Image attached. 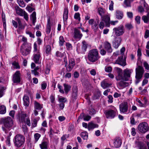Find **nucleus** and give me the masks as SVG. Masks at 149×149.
Listing matches in <instances>:
<instances>
[{
  "instance_id": "f257e3e1",
  "label": "nucleus",
  "mask_w": 149,
  "mask_h": 149,
  "mask_svg": "<svg viewBox=\"0 0 149 149\" xmlns=\"http://www.w3.org/2000/svg\"><path fill=\"white\" fill-rule=\"evenodd\" d=\"M3 124L2 128L3 130L6 133L10 131L13 127L14 123L13 119L9 116L6 117L1 119Z\"/></svg>"
},
{
  "instance_id": "f03ea898",
  "label": "nucleus",
  "mask_w": 149,
  "mask_h": 149,
  "mask_svg": "<svg viewBox=\"0 0 149 149\" xmlns=\"http://www.w3.org/2000/svg\"><path fill=\"white\" fill-rule=\"evenodd\" d=\"M13 141L15 147L19 148L23 147L25 142V137L21 134H17L15 136Z\"/></svg>"
},
{
  "instance_id": "7ed1b4c3",
  "label": "nucleus",
  "mask_w": 149,
  "mask_h": 149,
  "mask_svg": "<svg viewBox=\"0 0 149 149\" xmlns=\"http://www.w3.org/2000/svg\"><path fill=\"white\" fill-rule=\"evenodd\" d=\"M100 57L97 50L95 49L90 50L88 56V60L92 62H95L98 60Z\"/></svg>"
},
{
  "instance_id": "20e7f679",
  "label": "nucleus",
  "mask_w": 149,
  "mask_h": 149,
  "mask_svg": "<svg viewBox=\"0 0 149 149\" xmlns=\"http://www.w3.org/2000/svg\"><path fill=\"white\" fill-rule=\"evenodd\" d=\"M143 68L141 66H139L136 69L135 83L138 84L141 81L144 73Z\"/></svg>"
},
{
  "instance_id": "39448f33",
  "label": "nucleus",
  "mask_w": 149,
  "mask_h": 149,
  "mask_svg": "<svg viewBox=\"0 0 149 149\" xmlns=\"http://www.w3.org/2000/svg\"><path fill=\"white\" fill-rule=\"evenodd\" d=\"M113 31L116 36H117L123 35L125 32L124 26L122 25H120L118 27L114 28L113 29Z\"/></svg>"
},
{
  "instance_id": "423d86ee",
  "label": "nucleus",
  "mask_w": 149,
  "mask_h": 149,
  "mask_svg": "<svg viewBox=\"0 0 149 149\" xmlns=\"http://www.w3.org/2000/svg\"><path fill=\"white\" fill-rule=\"evenodd\" d=\"M22 47L23 49H21V52L23 55L25 56L29 54L31 47V44H27L26 45L22 46Z\"/></svg>"
},
{
  "instance_id": "0eeeda50",
  "label": "nucleus",
  "mask_w": 149,
  "mask_h": 149,
  "mask_svg": "<svg viewBox=\"0 0 149 149\" xmlns=\"http://www.w3.org/2000/svg\"><path fill=\"white\" fill-rule=\"evenodd\" d=\"M138 130L140 132L144 133L148 131V124L146 122L140 123L138 127Z\"/></svg>"
},
{
  "instance_id": "6e6552de",
  "label": "nucleus",
  "mask_w": 149,
  "mask_h": 149,
  "mask_svg": "<svg viewBox=\"0 0 149 149\" xmlns=\"http://www.w3.org/2000/svg\"><path fill=\"white\" fill-rule=\"evenodd\" d=\"M133 70L132 69H129L127 68L123 70V80L127 81L130 77V75L132 72Z\"/></svg>"
},
{
  "instance_id": "1a4fd4ad",
  "label": "nucleus",
  "mask_w": 149,
  "mask_h": 149,
  "mask_svg": "<svg viewBox=\"0 0 149 149\" xmlns=\"http://www.w3.org/2000/svg\"><path fill=\"white\" fill-rule=\"evenodd\" d=\"M120 110L121 113H125L128 111L127 103L126 102H123L119 105Z\"/></svg>"
},
{
  "instance_id": "9d476101",
  "label": "nucleus",
  "mask_w": 149,
  "mask_h": 149,
  "mask_svg": "<svg viewBox=\"0 0 149 149\" xmlns=\"http://www.w3.org/2000/svg\"><path fill=\"white\" fill-rule=\"evenodd\" d=\"M20 73L19 71H17L13 74L12 80L15 83H19L20 81Z\"/></svg>"
},
{
  "instance_id": "9b49d317",
  "label": "nucleus",
  "mask_w": 149,
  "mask_h": 149,
  "mask_svg": "<svg viewBox=\"0 0 149 149\" xmlns=\"http://www.w3.org/2000/svg\"><path fill=\"white\" fill-rule=\"evenodd\" d=\"M114 69L118 74L117 75L116 77V80L117 81H120L121 80H123V76L122 74V70L117 67H115Z\"/></svg>"
},
{
  "instance_id": "f8f14e48",
  "label": "nucleus",
  "mask_w": 149,
  "mask_h": 149,
  "mask_svg": "<svg viewBox=\"0 0 149 149\" xmlns=\"http://www.w3.org/2000/svg\"><path fill=\"white\" fill-rule=\"evenodd\" d=\"M104 113L107 118L112 119L115 116L116 113L114 111L111 109L105 111Z\"/></svg>"
},
{
  "instance_id": "ddd939ff",
  "label": "nucleus",
  "mask_w": 149,
  "mask_h": 149,
  "mask_svg": "<svg viewBox=\"0 0 149 149\" xmlns=\"http://www.w3.org/2000/svg\"><path fill=\"white\" fill-rule=\"evenodd\" d=\"M126 58L125 57L123 58V56L118 57L116 61V63L118 64L123 66H124L126 65Z\"/></svg>"
},
{
  "instance_id": "4468645a",
  "label": "nucleus",
  "mask_w": 149,
  "mask_h": 149,
  "mask_svg": "<svg viewBox=\"0 0 149 149\" xmlns=\"http://www.w3.org/2000/svg\"><path fill=\"white\" fill-rule=\"evenodd\" d=\"M17 118L20 122L23 123L26 122L25 118L26 117V114L23 111H21L17 115Z\"/></svg>"
},
{
  "instance_id": "2eb2a0df",
  "label": "nucleus",
  "mask_w": 149,
  "mask_h": 149,
  "mask_svg": "<svg viewBox=\"0 0 149 149\" xmlns=\"http://www.w3.org/2000/svg\"><path fill=\"white\" fill-rule=\"evenodd\" d=\"M78 88L77 86L74 85L72 88V98L73 100H75L77 97Z\"/></svg>"
},
{
  "instance_id": "dca6fc26",
  "label": "nucleus",
  "mask_w": 149,
  "mask_h": 149,
  "mask_svg": "<svg viewBox=\"0 0 149 149\" xmlns=\"http://www.w3.org/2000/svg\"><path fill=\"white\" fill-rule=\"evenodd\" d=\"M102 21L104 22L105 23V26L107 27L110 26V18L108 15H105L103 17H102Z\"/></svg>"
},
{
  "instance_id": "f3484780",
  "label": "nucleus",
  "mask_w": 149,
  "mask_h": 149,
  "mask_svg": "<svg viewBox=\"0 0 149 149\" xmlns=\"http://www.w3.org/2000/svg\"><path fill=\"white\" fill-rule=\"evenodd\" d=\"M49 145L48 141L43 140L39 145L41 149H47L49 147Z\"/></svg>"
},
{
  "instance_id": "a211bd4d",
  "label": "nucleus",
  "mask_w": 149,
  "mask_h": 149,
  "mask_svg": "<svg viewBox=\"0 0 149 149\" xmlns=\"http://www.w3.org/2000/svg\"><path fill=\"white\" fill-rule=\"evenodd\" d=\"M121 41V38L120 37H118L115 38V41L113 44L114 47L116 49L118 48L120 45Z\"/></svg>"
},
{
  "instance_id": "6ab92c4d",
  "label": "nucleus",
  "mask_w": 149,
  "mask_h": 149,
  "mask_svg": "<svg viewBox=\"0 0 149 149\" xmlns=\"http://www.w3.org/2000/svg\"><path fill=\"white\" fill-rule=\"evenodd\" d=\"M74 38L75 39H80L82 36V35L80 32L77 29H75L74 32Z\"/></svg>"
},
{
  "instance_id": "aec40b11",
  "label": "nucleus",
  "mask_w": 149,
  "mask_h": 149,
  "mask_svg": "<svg viewBox=\"0 0 149 149\" xmlns=\"http://www.w3.org/2000/svg\"><path fill=\"white\" fill-rule=\"evenodd\" d=\"M104 48L108 53H111L112 49L111 46V44L107 42L104 43Z\"/></svg>"
},
{
  "instance_id": "412c9836",
  "label": "nucleus",
  "mask_w": 149,
  "mask_h": 149,
  "mask_svg": "<svg viewBox=\"0 0 149 149\" xmlns=\"http://www.w3.org/2000/svg\"><path fill=\"white\" fill-rule=\"evenodd\" d=\"M40 57V53H38L33 54V60L36 63H40L39 59Z\"/></svg>"
},
{
  "instance_id": "4be33fe9",
  "label": "nucleus",
  "mask_w": 149,
  "mask_h": 149,
  "mask_svg": "<svg viewBox=\"0 0 149 149\" xmlns=\"http://www.w3.org/2000/svg\"><path fill=\"white\" fill-rule=\"evenodd\" d=\"M113 144L115 148H118L120 146L121 144V141L120 139L116 138L114 140Z\"/></svg>"
},
{
  "instance_id": "5701e85b",
  "label": "nucleus",
  "mask_w": 149,
  "mask_h": 149,
  "mask_svg": "<svg viewBox=\"0 0 149 149\" xmlns=\"http://www.w3.org/2000/svg\"><path fill=\"white\" fill-rule=\"evenodd\" d=\"M63 85L64 93H65L66 94H67L70 91L71 87V86L69 84H64Z\"/></svg>"
},
{
  "instance_id": "b1692460",
  "label": "nucleus",
  "mask_w": 149,
  "mask_h": 149,
  "mask_svg": "<svg viewBox=\"0 0 149 149\" xmlns=\"http://www.w3.org/2000/svg\"><path fill=\"white\" fill-rule=\"evenodd\" d=\"M15 9L16 13L17 14L20 16H23L24 11L21 9L18 6H15Z\"/></svg>"
},
{
  "instance_id": "393cba45",
  "label": "nucleus",
  "mask_w": 149,
  "mask_h": 149,
  "mask_svg": "<svg viewBox=\"0 0 149 149\" xmlns=\"http://www.w3.org/2000/svg\"><path fill=\"white\" fill-rule=\"evenodd\" d=\"M34 108L35 109L40 110L43 108V104L35 101L34 102Z\"/></svg>"
},
{
  "instance_id": "a878e982",
  "label": "nucleus",
  "mask_w": 149,
  "mask_h": 149,
  "mask_svg": "<svg viewBox=\"0 0 149 149\" xmlns=\"http://www.w3.org/2000/svg\"><path fill=\"white\" fill-rule=\"evenodd\" d=\"M116 18L119 19H121L123 17V14L122 12L117 10L116 12Z\"/></svg>"
},
{
  "instance_id": "bb28decb",
  "label": "nucleus",
  "mask_w": 149,
  "mask_h": 149,
  "mask_svg": "<svg viewBox=\"0 0 149 149\" xmlns=\"http://www.w3.org/2000/svg\"><path fill=\"white\" fill-rule=\"evenodd\" d=\"M84 85V88H85L86 90L87 91L90 90L92 87L91 84L88 81L86 80L85 81Z\"/></svg>"
},
{
  "instance_id": "cd10ccee",
  "label": "nucleus",
  "mask_w": 149,
  "mask_h": 149,
  "mask_svg": "<svg viewBox=\"0 0 149 149\" xmlns=\"http://www.w3.org/2000/svg\"><path fill=\"white\" fill-rule=\"evenodd\" d=\"M68 11L67 9L65 8L64 10L63 15V20L64 22L67 21L68 17Z\"/></svg>"
},
{
  "instance_id": "c85d7f7f",
  "label": "nucleus",
  "mask_w": 149,
  "mask_h": 149,
  "mask_svg": "<svg viewBox=\"0 0 149 149\" xmlns=\"http://www.w3.org/2000/svg\"><path fill=\"white\" fill-rule=\"evenodd\" d=\"M30 19L32 21L33 24L35 25L36 20V13L35 12H33L31 15Z\"/></svg>"
},
{
  "instance_id": "c756f323",
  "label": "nucleus",
  "mask_w": 149,
  "mask_h": 149,
  "mask_svg": "<svg viewBox=\"0 0 149 149\" xmlns=\"http://www.w3.org/2000/svg\"><path fill=\"white\" fill-rule=\"evenodd\" d=\"M88 113L91 116L94 115L96 113V111L95 109L91 106L89 107L88 109L87 110Z\"/></svg>"
},
{
  "instance_id": "7c9ffc66",
  "label": "nucleus",
  "mask_w": 149,
  "mask_h": 149,
  "mask_svg": "<svg viewBox=\"0 0 149 149\" xmlns=\"http://www.w3.org/2000/svg\"><path fill=\"white\" fill-rule=\"evenodd\" d=\"M101 95V93L100 91H96L94 93V95L93 97V100H96L99 98Z\"/></svg>"
},
{
  "instance_id": "2f4dec72",
  "label": "nucleus",
  "mask_w": 149,
  "mask_h": 149,
  "mask_svg": "<svg viewBox=\"0 0 149 149\" xmlns=\"http://www.w3.org/2000/svg\"><path fill=\"white\" fill-rule=\"evenodd\" d=\"M24 104L25 106H28L29 104V97L26 96H24L23 98Z\"/></svg>"
},
{
  "instance_id": "473e14b6",
  "label": "nucleus",
  "mask_w": 149,
  "mask_h": 149,
  "mask_svg": "<svg viewBox=\"0 0 149 149\" xmlns=\"http://www.w3.org/2000/svg\"><path fill=\"white\" fill-rule=\"evenodd\" d=\"M111 84L108 83L106 81L104 80L101 82V86L104 88L110 86Z\"/></svg>"
},
{
  "instance_id": "72a5a7b5",
  "label": "nucleus",
  "mask_w": 149,
  "mask_h": 149,
  "mask_svg": "<svg viewBox=\"0 0 149 149\" xmlns=\"http://www.w3.org/2000/svg\"><path fill=\"white\" fill-rule=\"evenodd\" d=\"M98 125L97 124H94L92 123H89L88 125V129L89 130L93 129L97 127Z\"/></svg>"
},
{
  "instance_id": "f704fd0d",
  "label": "nucleus",
  "mask_w": 149,
  "mask_h": 149,
  "mask_svg": "<svg viewBox=\"0 0 149 149\" xmlns=\"http://www.w3.org/2000/svg\"><path fill=\"white\" fill-rule=\"evenodd\" d=\"M121 80L118 83L119 85L122 87L124 88L128 85V83L125 82L124 80Z\"/></svg>"
},
{
  "instance_id": "c9c22d12",
  "label": "nucleus",
  "mask_w": 149,
  "mask_h": 149,
  "mask_svg": "<svg viewBox=\"0 0 149 149\" xmlns=\"http://www.w3.org/2000/svg\"><path fill=\"white\" fill-rule=\"evenodd\" d=\"M51 27L50 22L49 20H48V24L46 29V32L47 34H49L51 31Z\"/></svg>"
},
{
  "instance_id": "e433bc0d",
  "label": "nucleus",
  "mask_w": 149,
  "mask_h": 149,
  "mask_svg": "<svg viewBox=\"0 0 149 149\" xmlns=\"http://www.w3.org/2000/svg\"><path fill=\"white\" fill-rule=\"evenodd\" d=\"M6 112V107L4 105L0 106V114H3Z\"/></svg>"
},
{
  "instance_id": "4c0bfd02",
  "label": "nucleus",
  "mask_w": 149,
  "mask_h": 149,
  "mask_svg": "<svg viewBox=\"0 0 149 149\" xmlns=\"http://www.w3.org/2000/svg\"><path fill=\"white\" fill-rule=\"evenodd\" d=\"M82 43L83 44L82 46H80L79 45H80L79 44H78L77 50V51H80L82 52H84L83 49V47L84 46V42L82 41Z\"/></svg>"
},
{
  "instance_id": "58836bf2",
  "label": "nucleus",
  "mask_w": 149,
  "mask_h": 149,
  "mask_svg": "<svg viewBox=\"0 0 149 149\" xmlns=\"http://www.w3.org/2000/svg\"><path fill=\"white\" fill-rule=\"evenodd\" d=\"M19 6L23 8L25 7V4L23 1V0H17Z\"/></svg>"
},
{
  "instance_id": "ea45409f",
  "label": "nucleus",
  "mask_w": 149,
  "mask_h": 149,
  "mask_svg": "<svg viewBox=\"0 0 149 149\" xmlns=\"http://www.w3.org/2000/svg\"><path fill=\"white\" fill-rule=\"evenodd\" d=\"M59 44L60 46H62L64 43L65 42L63 37V36H61L59 38Z\"/></svg>"
},
{
  "instance_id": "a19ab883",
  "label": "nucleus",
  "mask_w": 149,
  "mask_h": 149,
  "mask_svg": "<svg viewBox=\"0 0 149 149\" xmlns=\"http://www.w3.org/2000/svg\"><path fill=\"white\" fill-rule=\"evenodd\" d=\"M58 101L60 103H64L67 101V100L66 98L61 96L58 98Z\"/></svg>"
},
{
  "instance_id": "79ce46f5",
  "label": "nucleus",
  "mask_w": 149,
  "mask_h": 149,
  "mask_svg": "<svg viewBox=\"0 0 149 149\" xmlns=\"http://www.w3.org/2000/svg\"><path fill=\"white\" fill-rule=\"evenodd\" d=\"M33 52L34 54L40 53L39 51L37 49V46L36 42L34 43L33 45Z\"/></svg>"
},
{
  "instance_id": "37998d69",
  "label": "nucleus",
  "mask_w": 149,
  "mask_h": 149,
  "mask_svg": "<svg viewBox=\"0 0 149 149\" xmlns=\"http://www.w3.org/2000/svg\"><path fill=\"white\" fill-rule=\"evenodd\" d=\"M131 2L130 0H125L124 2V4L126 7L130 6V2Z\"/></svg>"
},
{
  "instance_id": "c03bdc74",
  "label": "nucleus",
  "mask_w": 149,
  "mask_h": 149,
  "mask_svg": "<svg viewBox=\"0 0 149 149\" xmlns=\"http://www.w3.org/2000/svg\"><path fill=\"white\" fill-rule=\"evenodd\" d=\"M40 136L41 135L39 133H36L34 134V137L36 142H37L38 141Z\"/></svg>"
},
{
  "instance_id": "a18cd8bd",
  "label": "nucleus",
  "mask_w": 149,
  "mask_h": 149,
  "mask_svg": "<svg viewBox=\"0 0 149 149\" xmlns=\"http://www.w3.org/2000/svg\"><path fill=\"white\" fill-rule=\"evenodd\" d=\"M46 52L47 54H49L51 51V47L49 45H47L45 46Z\"/></svg>"
},
{
  "instance_id": "49530a36",
  "label": "nucleus",
  "mask_w": 149,
  "mask_h": 149,
  "mask_svg": "<svg viewBox=\"0 0 149 149\" xmlns=\"http://www.w3.org/2000/svg\"><path fill=\"white\" fill-rule=\"evenodd\" d=\"M69 64L74 67L75 65L74 60L72 58L70 59L69 61Z\"/></svg>"
},
{
  "instance_id": "de8ad7c7",
  "label": "nucleus",
  "mask_w": 149,
  "mask_h": 149,
  "mask_svg": "<svg viewBox=\"0 0 149 149\" xmlns=\"http://www.w3.org/2000/svg\"><path fill=\"white\" fill-rule=\"evenodd\" d=\"M66 67V70L67 71L70 72L72 70L74 67L69 64L68 66L67 65L66 67Z\"/></svg>"
},
{
  "instance_id": "09e8293b",
  "label": "nucleus",
  "mask_w": 149,
  "mask_h": 149,
  "mask_svg": "<svg viewBox=\"0 0 149 149\" xmlns=\"http://www.w3.org/2000/svg\"><path fill=\"white\" fill-rule=\"evenodd\" d=\"M5 14L3 13L2 14V22L3 24V25L4 27H5V26H6V20L5 19Z\"/></svg>"
},
{
  "instance_id": "8fccbe9b",
  "label": "nucleus",
  "mask_w": 149,
  "mask_h": 149,
  "mask_svg": "<svg viewBox=\"0 0 149 149\" xmlns=\"http://www.w3.org/2000/svg\"><path fill=\"white\" fill-rule=\"evenodd\" d=\"M26 9L29 12L31 13L33 10H35V9L32 7H30L29 6H27L26 8Z\"/></svg>"
},
{
  "instance_id": "3c124183",
  "label": "nucleus",
  "mask_w": 149,
  "mask_h": 149,
  "mask_svg": "<svg viewBox=\"0 0 149 149\" xmlns=\"http://www.w3.org/2000/svg\"><path fill=\"white\" fill-rule=\"evenodd\" d=\"M82 120H84V113H82L80 115L77 120V122L78 123H79Z\"/></svg>"
},
{
  "instance_id": "603ef678",
  "label": "nucleus",
  "mask_w": 149,
  "mask_h": 149,
  "mask_svg": "<svg viewBox=\"0 0 149 149\" xmlns=\"http://www.w3.org/2000/svg\"><path fill=\"white\" fill-rule=\"evenodd\" d=\"M74 17L75 19H78L79 21L80 20V14L78 13H76L75 14Z\"/></svg>"
},
{
  "instance_id": "864d4df0",
  "label": "nucleus",
  "mask_w": 149,
  "mask_h": 149,
  "mask_svg": "<svg viewBox=\"0 0 149 149\" xmlns=\"http://www.w3.org/2000/svg\"><path fill=\"white\" fill-rule=\"evenodd\" d=\"M57 86L58 88L59 89V92L61 93L64 94V90L62 89V86L59 84Z\"/></svg>"
},
{
  "instance_id": "5fc2aeb1",
  "label": "nucleus",
  "mask_w": 149,
  "mask_h": 149,
  "mask_svg": "<svg viewBox=\"0 0 149 149\" xmlns=\"http://www.w3.org/2000/svg\"><path fill=\"white\" fill-rule=\"evenodd\" d=\"M98 12L100 15L101 16V17H103L102 15L104 14V12L103 9L102 8H100L98 9Z\"/></svg>"
},
{
  "instance_id": "6e6d98bb",
  "label": "nucleus",
  "mask_w": 149,
  "mask_h": 149,
  "mask_svg": "<svg viewBox=\"0 0 149 149\" xmlns=\"http://www.w3.org/2000/svg\"><path fill=\"white\" fill-rule=\"evenodd\" d=\"M112 70V68L110 66L105 67V71L108 72H110Z\"/></svg>"
},
{
  "instance_id": "4d7b16f0",
  "label": "nucleus",
  "mask_w": 149,
  "mask_h": 149,
  "mask_svg": "<svg viewBox=\"0 0 149 149\" xmlns=\"http://www.w3.org/2000/svg\"><path fill=\"white\" fill-rule=\"evenodd\" d=\"M56 55L57 57H62L63 56V53H62L61 52L57 51L56 53Z\"/></svg>"
},
{
  "instance_id": "13d9d810",
  "label": "nucleus",
  "mask_w": 149,
  "mask_h": 149,
  "mask_svg": "<svg viewBox=\"0 0 149 149\" xmlns=\"http://www.w3.org/2000/svg\"><path fill=\"white\" fill-rule=\"evenodd\" d=\"M12 65L14 66V68H16L17 69L19 68V65L18 63L16 62H13Z\"/></svg>"
},
{
  "instance_id": "bf43d9fd",
  "label": "nucleus",
  "mask_w": 149,
  "mask_h": 149,
  "mask_svg": "<svg viewBox=\"0 0 149 149\" xmlns=\"http://www.w3.org/2000/svg\"><path fill=\"white\" fill-rule=\"evenodd\" d=\"M15 111L13 110L10 111L9 113V115L12 117V119H13L14 117Z\"/></svg>"
},
{
  "instance_id": "052dcab7",
  "label": "nucleus",
  "mask_w": 149,
  "mask_h": 149,
  "mask_svg": "<svg viewBox=\"0 0 149 149\" xmlns=\"http://www.w3.org/2000/svg\"><path fill=\"white\" fill-rule=\"evenodd\" d=\"M127 17L130 19H132L133 17V14L132 12H128L127 13Z\"/></svg>"
},
{
  "instance_id": "680f3d73",
  "label": "nucleus",
  "mask_w": 149,
  "mask_h": 149,
  "mask_svg": "<svg viewBox=\"0 0 149 149\" xmlns=\"http://www.w3.org/2000/svg\"><path fill=\"white\" fill-rule=\"evenodd\" d=\"M37 121L36 119H34L32 123V126L33 127H35L37 126Z\"/></svg>"
},
{
  "instance_id": "e2e57ef3",
  "label": "nucleus",
  "mask_w": 149,
  "mask_h": 149,
  "mask_svg": "<svg viewBox=\"0 0 149 149\" xmlns=\"http://www.w3.org/2000/svg\"><path fill=\"white\" fill-rule=\"evenodd\" d=\"M27 39L26 38L24 37H23L22 39V40L24 42L23 44V46L26 45V44H29L27 42Z\"/></svg>"
},
{
  "instance_id": "0e129e2a",
  "label": "nucleus",
  "mask_w": 149,
  "mask_h": 149,
  "mask_svg": "<svg viewBox=\"0 0 149 149\" xmlns=\"http://www.w3.org/2000/svg\"><path fill=\"white\" fill-rule=\"evenodd\" d=\"M125 27L129 30H130L133 28V26L130 24H125Z\"/></svg>"
},
{
  "instance_id": "69168bd1",
  "label": "nucleus",
  "mask_w": 149,
  "mask_h": 149,
  "mask_svg": "<svg viewBox=\"0 0 149 149\" xmlns=\"http://www.w3.org/2000/svg\"><path fill=\"white\" fill-rule=\"evenodd\" d=\"M143 5L146 12H147L149 9V7L148 4L145 2H144L143 3Z\"/></svg>"
},
{
  "instance_id": "338daca9",
  "label": "nucleus",
  "mask_w": 149,
  "mask_h": 149,
  "mask_svg": "<svg viewBox=\"0 0 149 149\" xmlns=\"http://www.w3.org/2000/svg\"><path fill=\"white\" fill-rule=\"evenodd\" d=\"M144 37L146 38H147L148 37L149 38V30H146L145 31Z\"/></svg>"
},
{
  "instance_id": "774afa93",
  "label": "nucleus",
  "mask_w": 149,
  "mask_h": 149,
  "mask_svg": "<svg viewBox=\"0 0 149 149\" xmlns=\"http://www.w3.org/2000/svg\"><path fill=\"white\" fill-rule=\"evenodd\" d=\"M143 66L147 70H149V65L146 62H145L143 63Z\"/></svg>"
}]
</instances>
